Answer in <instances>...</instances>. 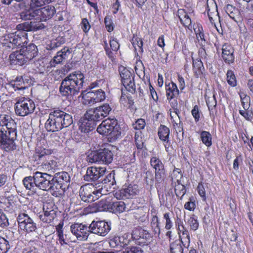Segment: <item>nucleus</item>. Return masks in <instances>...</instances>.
I'll use <instances>...</instances> for the list:
<instances>
[{
	"label": "nucleus",
	"instance_id": "obj_58",
	"mask_svg": "<svg viewBox=\"0 0 253 253\" xmlns=\"http://www.w3.org/2000/svg\"><path fill=\"white\" fill-rule=\"evenodd\" d=\"M50 154H51V151L48 149L42 148H38L36 149V154L39 158H42L43 156L49 155Z\"/></svg>",
	"mask_w": 253,
	"mask_h": 253
},
{
	"label": "nucleus",
	"instance_id": "obj_3",
	"mask_svg": "<svg viewBox=\"0 0 253 253\" xmlns=\"http://www.w3.org/2000/svg\"><path fill=\"white\" fill-rule=\"evenodd\" d=\"M34 178L36 188L43 191L53 192L58 189L57 186H54L53 177L50 174L37 171L34 173Z\"/></svg>",
	"mask_w": 253,
	"mask_h": 253
},
{
	"label": "nucleus",
	"instance_id": "obj_59",
	"mask_svg": "<svg viewBox=\"0 0 253 253\" xmlns=\"http://www.w3.org/2000/svg\"><path fill=\"white\" fill-rule=\"evenodd\" d=\"M178 234L180 238L183 236H187L189 235L188 230L185 228L183 224H179L178 226Z\"/></svg>",
	"mask_w": 253,
	"mask_h": 253
},
{
	"label": "nucleus",
	"instance_id": "obj_21",
	"mask_svg": "<svg viewBox=\"0 0 253 253\" xmlns=\"http://www.w3.org/2000/svg\"><path fill=\"white\" fill-rule=\"evenodd\" d=\"M25 57L23 53L21 51V49L20 50L15 51L9 55L10 64L23 65L27 62Z\"/></svg>",
	"mask_w": 253,
	"mask_h": 253
},
{
	"label": "nucleus",
	"instance_id": "obj_40",
	"mask_svg": "<svg viewBox=\"0 0 253 253\" xmlns=\"http://www.w3.org/2000/svg\"><path fill=\"white\" fill-rule=\"evenodd\" d=\"M131 42L135 51L138 50L139 52H143V42L141 38L137 35H134L131 39Z\"/></svg>",
	"mask_w": 253,
	"mask_h": 253
},
{
	"label": "nucleus",
	"instance_id": "obj_60",
	"mask_svg": "<svg viewBox=\"0 0 253 253\" xmlns=\"http://www.w3.org/2000/svg\"><path fill=\"white\" fill-rule=\"evenodd\" d=\"M165 170H157L155 171V179L158 182H161L163 181L165 177Z\"/></svg>",
	"mask_w": 253,
	"mask_h": 253
},
{
	"label": "nucleus",
	"instance_id": "obj_52",
	"mask_svg": "<svg viewBox=\"0 0 253 253\" xmlns=\"http://www.w3.org/2000/svg\"><path fill=\"white\" fill-rule=\"evenodd\" d=\"M86 161L90 163L99 162L98 151L91 152L86 157Z\"/></svg>",
	"mask_w": 253,
	"mask_h": 253
},
{
	"label": "nucleus",
	"instance_id": "obj_64",
	"mask_svg": "<svg viewBox=\"0 0 253 253\" xmlns=\"http://www.w3.org/2000/svg\"><path fill=\"white\" fill-rule=\"evenodd\" d=\"M47 4L45 0H31L30 6L41 7Z\"/></svg>",
	"mask_w": 253,
	"mask_h": 253
},
{
	"label": "nucleus",
	"instance_id": "obj_18",
	"mask_svg": "<svg viewBox=\"0 0 253 253\" xmlns=\"http://www.w3.org/2000/svg\"><path fill=\"white\" fill-rule=\"evenodd\" d=\"M95 122L94 120L87 118L86 113L84 115V117L80 121V129L82 132H89L94 129L95 126Z\"/></svg>",
	"mask_w": 253,
	"mask_h": 253
},
{
	"label": "nucleus",
	"instance_id": "obj_30",
	"mask_svg": "<svg viewBox=\"0 0 253 253\" xmlns=\"http://www.w3.org/2000/svg\"><path fill=\"white\" fill-rule=\"evenodd\" d=\"M99 162L109 164L113 160L112 152L108 149H103L98 151Z\"/></svg>",
	"mask_w": 253,
	"mask_h": 253
},
{
	"label": "nucleus",
	"instance_id": "obj_7",
	"mask_svg": "<svg viewBox=\"0 0 253 253\" xmlns=\"http://www.w3.org/2000/svg\"><path fill=\"white\" fill-rule=\"evenodd\" d=\"M119 71L124 86L127 91L134 92L135 90V85L133 73L123 66L119 67Z\"/></svg>",
	"mask_w": 253,
	"mask_h": 253
},
{
	"label": "nucleus",
	"instance_id": "obj_53",
	"mask_svg": "<svg viewBox=\"0 0 253 253\" xmlns=\"http://www.w3.org/2000/svg\"><path fill=\"white\" fill-rule=\"evenodd\" d=\"M170 249L171 253H183V248L182 246L177 242L171 244Z\"/></svg>",
	"mask_w": 253,
	"mask_h": 253
},
{
	"label": "nucleus",
	"instance_id": "obj_62",
	"mask_svg": "<svg viewBox=\"0 0 253 253\" xmlns=\"http://www.w3.org/2000/svg\"><path fill=\"white\" fill-rule=\"evenodd\" d=\"M145 122L143 119H138L134 124H133V128L135 129H141L144 127Z\"/></svg>",
	"mask_w": 253,
	"mask_h": 253
},
{
	"label": "nucleus",
	"instance_id": "obj_20",
	"mask_svg": "<svg viewBox=\"0 0 253 253\" xmlns=\"http://www.w3.org/2000/svg\"><path fill=\"white\" fill-rule=\"evenodd\" d=\"M138 192V187L137 185L130 184L119 191L120 197L122 199L130 198L136 195Z\"/></svg>",
	"mask_w": 253,
	"mask_h": 253
},
{
	"label": "nucleus",
	"instance_id": "obj_39",
	"mask_svg": "<svg viewBox=\"0 0 253 253\" xmlns=\"http://www.w3.org/2000/svg\"><path fill=\"white\" fill-rule=\"evenodd\" d=\"M150 165L152 167L157 170H163L165 169L164 165L159 158L156 156L151 157L150 160Z\"/></svg>",
	"mask_w": 253,
	"mask_h": 253
},
{
	"label": "nucleus",
	"instance_id": "obj_16",
	"mask_svg": "<svg viewBox=\"0 0 253 253\" xmlns=\"http://www.w3.org/2000/svg\"><path fill=\"white\" fill-rule=\"evenodd\" d=\"M106 171V169L102 167H91L87 168L84 179L87 181H92L97 180L102 176Z\"/></svg>",
	"mask_w": 253,
	"mask_h": 253
},
{
	"label": "nucleus",
	"instance_id": "obj_11",
	"mask_svg": "<svg viewBox=\"0 0 253 253\" xmlns=\"http://www.w3.org/2000/svg\"><path fill=\"white\" fill-rule=\"evenodd\" d=\"M111 223L104 221H93L89 226L90 233L101 236H106L111 229Z\"/></svg>",
	"mask_w": 253,
	"mask_h": 253
},
{
	"label": "nucleus",
	"instance_id": "obj_10",
	"mask_svg": "<svg viewBox=\"0 0 253 253\" xmlns=\"http://www.w3.org/2000/svg\"><path fill=\"white\" fill-rule=\"evenodd\" d=\"M81 95H83V103L89 105L101 102L105 99L106 97L105 92L101 89L95 91H88L85 94L82 92Z\"/></svg>",
	"mask_w": 253,
	"mask_h": 253
},
{
	"label": "nucleus",
	"instance_id": "obj_43",
	"mask_svg": "<svg viewBox=\"0 0 253 253\" xmlns=\"http://www.w3.org/2000/svg\"><path fill=\"white\" fill-rule=\"evenodd\" d=\"M65 42V39L63 37H59L51 42L50 44L47 45V49L52 50L60 46Z\"/></svg>",
	"mask_w": 253,
	"mask_h": 253
},
{
	"label": "nucleus",
	"instance_id": "obj_9",
	"mask_svg": "<svg viewBox=\"0 0 253 253\" xmlns=\"http://www.w3.org/2000/svg\"><path fill=\"white\" fill-rule=\"evenodd\" d=\"M19 227L27 233L34 232L37 229L36 223L27 214L21 213L17 217Z\"/></svg>",
	"mask_w": 253,
	"mask_h": 253
},
{
	"label": "nucleus",
	"instance_id": "obj_56",
	"mask_svg": "<svg viewBox=\"0 0 253 253\" xmlns=\"http://www.w3.org/2000/svg\"><path fill=\"white\" fill-rule=\"evenodd\" d=\"M56 211L57 208L53 203H46L43 206V212Z\"/></svg>",
	"mask_w": 253,
	"mask_h": 253
},
{
	"label": "nucleus",
	"instance_id": "obj_51",
	"mask_svg": "<svg viewBox=\"0 0 253 253\" xmlns=\"http://www.w3.org/2000/svg\"><path fill=\"white\" fill-rule=\"evenodd\" d=\"M188 224L190 226L191 229L196 231L199 227V223L198 222L197 217L193 214L188 219Z\"/></svg>",
	"mask_w": 253,
	"mask_h": 253
},
{
	"label": "nucleus",
	"instance_id": "obj_25",
	"mask_svg": "<svg viewBox=\"0 0 253 253\" xmlns=\"http://www.w3.org/2000/svg\"><path fill=\"white\" fill-rule=\"evenodd\" d=\"M58 167L57 162L52 160L42 163L40 166V169L44 171L43 172H48L50 174L54 173L58 169Z\"/></svg>",
	"mask_w": 253,
	"mask_h": 253
},
{
	"label": "nucleus",
	"instance_id": "obj_47",
	"mask_svg": "<svg viewBox=\"0 0 253 253\" xmlns=\"http://www.w3.org/2000/svg\"><path fill=\"white\" fill-rule=\"evenodd\" d=\"M193 67L194 72L197 74H200L202 73V70L204 69L203 63L200 60L193 59Z\"/></svg>",
	"mask_w": 253,
	"mask_h": 253
},
{
	"label": "nucleus",
	"instance_id": "obj_61",
	"mask_svg": "<svg viewBox=\"0 0 253 253\" xmlns=\"http://www.w3.org/2000/svg\"><path fill=\"white\" fill-rule=\"evenodd\" d=\"M197 191L199 195L202 198L204 201L206 200L205 189L202 183H199L197 186Z\"/></svg>",
	"mask_w": 253,
	"mask_h": 253
},
{
	"label": "nucleus",
	"instance_id": "obj_32",
	"mask_svg": "<svg viewBox=\"0 0 253 253\" xmlns=\"http://www.w3.org/2000/svg\"><path fill=\"white\" fill-rule=\"evenodd\" d=\"M178 17L181 23L185 27L191 30L192 27L191 26V20L188 15L183 9H179L178 11Z\"/></svg>",
	"mask_w": 253,
	"mask_h": 253
},
{
	"label": "nucleus",
	"instance_id": "obj_13",
	"mask_svg": "<svg viewBox=\"0 0 253 253\" xmlns=\"http://www.w3.org/2000/svg\"><path fill=\"white\" fill-rule=\"evenodd\" d=\"M16 138H12L4 128L0 129V147L6 151L16 149L14 141Z\"/></svg>",
	"mask_w": 253,
	"mask_h": 253
},
{
	"label": "nucleus",
	"instance_id": "obj_14",
	"mask_svg": "<svg viewBox=\"0 0 253 253\" xmlns=\"http://www.w3.org/2000/svg\"><path fill=\"white\" fill-rule=\"evenodd\" d=\"M72 233L79 241H85L90 233L89 226L82 223H75L70 227Z\"/></svg>",
	"mask_w": 253,
	"mask_h": 253
},
{
	"label": "nucleus",
	"instance_id": "obj_42",
	"mask_svg": "<svg viewBox=\"0 0 253 253\" xmlns=\"http://www.w3.org/2000/svg\"><path fill=\"white\" fill-rule=\"evenodd\" d=\"M200 136L203 143L207 146L209 147L211 145V135L210 132L206 131H203L201 133Z\"/></svg>",
	"mask_w": 253,
	"mask_h": 253
},
{
	"label": "nucleus",
	"instance_id": "obj_57",
	"mask_svg": "<svg viewBox=\"0 0 253 253\" xmlns=\"http://www.w3.org/2000/svg\"><path fill=\"white\" fill-rule=\"evenodd\" d=\"M58 242L61 245H68L69 241L66 239V235H64L62 230L58 231Z\"/></svg>",
	"mask_w": 253,
	"mask_h": 253
},
{
	"label": "nucleus",
	"instance_id": "obj_23",
	"mask_svg": "<svg viewBox=\"0 0 253 253\" xmlns=\"http://www.w3.org/2000/svg\"><path fill=\"white\" fill-rule=\"evenodd\" d=\"M113 201L114 198L112 196H108L105 199H101L97 204L98 210L100 211H109L111 212Z\"/></svg>",
	"mask_w": 253,
	"mask_h": 253
},
{
	"label": "nucleus",
	"instance_id": "obj_55",
	"mask_svg": "<svg viewBox=\"0 0 253 253\" xmlns=\"http://www.w3.org/2000/svg\"><path fill=\"white\" fill-rule=\"evenodd\" d=\"M104 183L108 184L109 186H114L116 183L114 173H110L103 180Z\"/></svg>",
	"mask_w": 253,
	"mask_h": 253
},
{
	"label": "nucleus",
	"instance_id": "obj_49",
	"mask_svg": "<svg viewBox=\"0 0 253 253\" xmlns=\"http://www.w3.org/2000/svg\"><path fill=\"white\" fill-rule=\"evenodd\" d=\"M226 76L228 84L231 86H235L237 84V82L233 72L231 70H228Z\"/></svg>",
	"mask_w": 253,
	"mask_h": 253
},
{
	"label": "nucleus",
	"instance_id": "obj_54",
	"mask_svg": "<svg viewBox=\"0 0 253 253\" xmlns=\"http://www.w3.org/2000/svg\"><path fill=\"white\" fill-rule=\"evenodd\" d=\"M119 239L120 243L123 244L124 246H126L129 244L132 240L131 234L128 233H125L121 237H118Z\"/></svg>",
	"mask_w": 253,
	"mask_h": 253
},
{
	"label": "nucleus",
	"instance_id": "obj_15",
	"mask_svg": "<svg viewBox=\"0 0 253 253\" xmlns=\"http://www.w3.org/2000/svg\"><path fill=\"white\" fill-rule=\"evenodd\" d=\"M8 39L10 43L15 46H20L21 47L28 42L27 33L24 31H19L9 34Z\"/></svg>",
	"mask_w": 253,
	"mask_h": 253
},
{
	"label": "nucleus",
	"instance_id": "obj_48",
	"mask_svg": "<svg viewBox=\"0 0 253 253\" xmlns=\"http://www.w3.org/2000/svg\"><path fill=\"white\" fill-rule=\"evenodd\" d=\"M118 253H143V251L138 247H131L124 248L121 251H118Z\"/></svg>",
	"mask_w": 253,
	"mask_h": 253
},
{
	"label": "nucleus",
	"instance_id": "obj_4",
	"mask_svg": "<svg viewBox=\"0 0 253 253\" xmlns=\"http://www.w3.org/2000/svg\"><path fill=\"white\" fill-rule=\"evenodd\" d=\"M120 129L116 120L107 119L102 122L97 127V131L103 135H110L111 138L116 139L121 135V132Z\"/></svg>",
	"mask_w": 253,
	"mask_h": 253
},
{
	"label": "nucleus",
	"instance_id": "obj_44",
	"mask_svg": "<svg viewBox=\"0 0 253 253\" xmlns=\"http://www.w3.org/2000/svg\"><path fill=\"white\" fill-rule=\"evenodd\" d=\"M206 98V103L208 107L210 115H213V109L216 105V100L214 95Z\"/></svg>",
	"mask_w": 253,
	"mask_h": 253
},
{
	"label": "nucleus",
	"instance_id": "obj_24",
	"mask_svg": "<svg viewBox=\"0 0 253 253\" xmlns=\"http://www.w3.org/2000/svg\"><path fill=\"white\" fill-rule=\"evenodd\" d=\"M70 53L69 48L64 47L60 51L57 52L56 55L54 57V58L51 61V65L55 66V64L61 63L66 59Z\"/></svg>",
	"mask_w": 253,
	"mask_h": 253
},
{
	"label": "nucleus",
	"instance_id": "obj_26",
	"mask_svg": "<svg viewBox=\"0 0 253 253\" xmlns=\"http://www.w3.org/2000/svg\"><path fill=\"white\" fill-rule=\"evenodd\" d=\"M207 13L210 21L212 23V16H219L217 4L214 0H207Z\"/></svg>",
	"mask_w": 253,
	"mask_h": 253
},
{
	"label": "nucleus",
	"instance_id": "obj_50",
	"mask_svg": "<svg viewBox=\"0 0 253 253\" xmlns=\"http://www.w3.org/2000/svg\"><path fill=\"white\" fill-rule=\"evenodd\" d=\"M10 249L8 241L0 237V253H6Z\"/></svg>",
	"mask_w": 253,
	"mask_h": 253
},
{
	"label": "nucleus",
	"instance_id": "obj_1",
	"mask_svg": "<svg viewBox=\"0 0 253 253\" xmlns=\"http://www.w3.org/2000/svg\"><path fill=\"white\" fill-rule=\"evenodd\" d=\"M84 77L80 72L70 74L62 81L60 91L64 96H74L77 94L82 88Z\"/></svg>",
	"mask_w": 253,
	"mask_h": 253
},
{
	"label": "nucleus",
	"instance_id": "obj_12",
	"mask_svg": "<svg viewBox=\"0 0 253 253\" xmlns=\"http://www.w3.org/2000/svg\"><path fill=\"white\" fill-rule=\"evenodd\" d=\"M0 126L5 127L9 135L12 138L17 137L16 123L11 117L8 115H0Z\"/></svg>",
	"mask_w": 253,
	"mask_h": 253
},
{
	"label": "nucleus",
	"instance_id": "obj_8",
	"mask_svg": "<svg viewBox=\"0 0 253 253\" xmlns=\"http://www.w3.org/2000/svg\"><path fill=\"white\" fill-rule=\"evenodd\" d=\"M111 110L110 106L104 104L94 109L88 110L86 112V117L95 121H99L107 116Z\"/></svg>",
	"mask_w": 253,
	"mask_h": 253
},
{
	"label": "nucleus",
	"instance_id": "obj_63",
	"mask_svg": "<svg viewBox=\"0 0 253 253\" xmlns=\"http://www.w3.org/2000/svg\"><path fill=\"white\" fill-rule=\"evenodd\" d=\"M109 42L112 50L114 51H117L120 47V44L117 40L114 38H111Z\"/></svg>",
	"mask_w": 253,
	"mask_h": 253
},
{
	"label": "nucleus",
	"instance_id": "obj_17",
	"mask_svg": "<svg viewBox=\"0 0 253 253\" xmlns=\"http://www.w3.org/2000/svg\"><path fill=\"white\" fill-rule=\"evenodd\" d=\"M53 181H55L59 186L58 189L56 191H59V189H64L68 186L70 180L69 174L65 171L57 172L53 176Z\"/></svg>",
	"mask_w": 253,
	"mask_h": 253
},
{
	"label": "nucleus",
	"instance_id": "obj_6",
	"mask_svg": "<svg viewBox=\"0 0 253 253\" xmlns=\"http://www.w3.org/2000/svg\"><path fill=\"white\" fill-rule=\"evenodd\" d=\"M103 189H96L91 184L82 186L80 190V196L81 199L85 202H92L97 200L102 196Z\"/></svg>",
	"mask_w": 253,
	"mask_h": 253
},
{
	"label": "nucleus",
	"instance_id": "obj_22",
	"mask_svg": "<svg viewBox=\"0 0 253 253\" xmlns=\"http://www.w3.org/2000/svg\"><path fill=\"white\" fill-rule=\"evenodd\" d=\"M34 7H31L28 9L20 13V17L24 20H31L36 18L40 20L41 8L34 9Z\"/></svg>",
	"mask_w": 253,
	"mask_h": 253
},
{
	"label": "nucleus",
	"instance_id": "obj_27",
	"mask_svg": "<svg viewBox=\"0 0 253 253\" xmlns=\"http://www.w3.org/2000/svg\"><path fill=\"white\" fill-rule=\"evenodd\" d=\"M41 17L40 20L46 21L51 19L56 12L54 6L47 5L41 8Z\"/></svg>",
	"mask_w": 253,
	"mask_h": 253
},
{
	"label": "nucleus",
	"instance_id": "obj_2",
	"mask_svg": "<svg viewBox=\"0 0 253 253\" xmlns=\"http://www.w3.org/2000/svg\"><path fill=\"white\" fill-rule=\"evenodd\" d=\"M73 123L72 116L60 110L51 111L45 124V127L48 131L55 132L66 127Z\"/></svg>",
	"mask_w": 253,
	"mask_h": 253
},
{
	"label": "nucleus",
	"instance_id": "obj_35",
	"mask_svg": "<svg viewBox=\"0 0 253 253\" xmlns=\"http://www.w3.org/2000/svg\"><path fill=\"white\" fill-rule=\"evenodd\" d=\"M56 211L43 212L42 214L40 215L39 217L41 221L43 222L50 223L52 222L56 217Z\"/></svg>",
	"mask_w": 253,
	"mask_h": 253
},
{
	"label": "nucleus",
	"instance_id": "obj_36",
	"mask_svg": "<svg viewBox=\"0 0 253 253\" xmlns=\"http://www.w3.org/2000/svg\"><path fill=\"white\" fill-rule=\"evenodd\" d=\"M169 129L165 126L161 125L159 128L158 135L160 139L165 142H169Z\"/></svg>",
	"mask_w": 253,
	"mask_h": 253
},
{
	"label": "nucleus",
	"instance_id": "obj_34",
	"mask_svg": "<svg viewBox=\"0 0 253 253\" xmlns=\"http://www.w3.org/2000/svg\"><path fill=\"white\" fill-rule=\"evenodd\" d=\"M111 212L114 213H121L126 211V207L125 203L123 201H118L114 198V201Z\"/></svg>",
	"mask_w": 253,
	"mask_h": 253
},
{
	"label": "nucleus",
	"instance_id": "obj_41",
	"mask_svg": "<svg viewBox=\"0 0 253 253\" xmlns=\"http://www.w3.org/2000/svg\"><path fill=\"white\" fill-rule=\"evenodd\" d=\"M10 84L15 88V90L24 89L26 88L22 76L17 77L13 81L11 82Z\"/></svg>",
	"mask_w": 253,
	"mask_h": 253
},
{
	"label": "nucleus",
	"instance_id": "obj_37",
	"mask_svg": "<svg viewBox=\"0 0 253 253\" xmlns=\"http://www.w3.org/2000/svg\"><path fill=\"white\" fill-rule=\"evenodd\" d=\"M23 183L27 189L34 191L36 189L35 184L34 174L33 176H29L25 177L23 180Z\"/></svg>",
	"mask_w": 253,
	"mask_h": 253
},
{
	"label": "nucleus",
	"instance_id": "obj_29",
	"mask_svg": "<svg viewBox=\"0 0 253 253\" xmlns=\"http://www.w3.org/2000/svg\"><path fill=\"white\" fill-rule=\"evenodd\" d=\"M41 28V25H37L33 22H24L17 25L16 26L17 31H24L26 33L27 31H37Z\"/></svg>",
	"mask_w": 253,
	"mask_h": 253
},
{
	"label": "nucleus",
	"instance_id": "obj_31",
	"mask_svg": "<svg viewBox=\"0 0 253 253\" xmlns=\"http://www.w3.org/2000/svg\"><path fill=\"white\" fill-rule=\"evenodd\" d=\"M166 95L168 100H171L178 95L179 90L175 84L173 82L166 84Z\"/></svg>",
	"mask_w": 253,
	"mask_h": 253
},
{
	"label": "nucleus",
	"instance_id": "obj_33",
	"mask_svg": "<svg viewBox=\"0 0 253 253\" xmlns=\"http://www.w3.org/2000/svg\"><path fill=\"white\" fill-rule=\"evenodd\" d=\"M148 233L146 231L139 227L134 228L131 232L132 240H137L140 238L146 239Z\"/></svg>",
	"mask_w": 253,
	"mask_h": 253
},
{
	"label": "nucleus",
	"instance_id": "obj_5",
	"mask_svg": "<svg viewBox=\"0 0 253 253\" xmlns=\"http://www.w3.org/2000/svg\"><path fill=\"white\" fill-rule=\"evenodd\" d=\"M14 109L17 116L25 117L33 113L35 104L31 99L22 97L17 98Z\"/></svg>",
	"mask_w": 253,
	"mask_h": 253
},
{
	"label": "nucleus",
	"instance_id": "obj_19",
	"mask_svg": "<svg viewBox=\"0 0 253 253\" xmlns=\"http://www.w3.org/2000/svg\"><path fill=\"white\" fill-rule=\"evenodd\" d=\"M21 51L27 61H29L37 56L38 54V50L37 46L34 43H30L27 46L22 47Z\"/></svg>",
	"mask_w": 253,
	"mask_h": 253
},
{
	"label": "nucleus",
	"instance_id": "obj_46",
	"mask_svg": "<svg viewBox=\"0 0 253 253\" xmlns=\"http://www.w3.org/2000/svg\"><path fill=\"white\" fill-rule=\"evenodd\" d=\"M178 110L177 109H175L173 111H170V117L172 120V123H173V125L178 126L180 125V117L178 114Z\"/></svg>",
	"mask_w": 253,
	"mask_h": 253
},
{
	"label": "nucleus",
	"instance_id": "obj_38",
	"mask_svg": "<svg viewBox=\"0 0 253 253\" xmlns=\"http://www.w3.org/2000/svg\"><path fill=\"white\" fill-rule=\"evenodd\" d=\"M159 223V220L158 216L154 215L151 219V227L154 235L158 237H159L161 233V229Z\"/></svg>",
	"mask_w": 253,
	"mask_h": 253
},
{
	"label": "nucleus",
	"instance_id": "obj_28",
	"mask_svg": "<svg viewBox=\"0 0 253 253\" xmlns=\"http://www.w3.org/2000/svg\"><path fill=\"white\" fill-rule=\"evenodd\" d=\"M233 52L234 49L230 45L226 44L223 45L222 56L226 62L229 63L234 61Z\"/></svg>",
	"mask_w": 253,
	"mask_h": 253
},
{
	"label": "nucleus",
	"instance_id": "obj_45",
	"mask_svg": "<svg viewBox=\"0 0 253 253\" xmlns=\"http://www.w3.org/2000/svg\"><path fill=\"white\" fill-rule=\"evenodd\" d=\"M177 184L175 186L174 191L177 197H182L186 193L185 186L180 183L179 179H176Z\"/></svg>",
	"mask_w": 253,
	"mask_h": 253
}]
</instances>
